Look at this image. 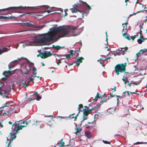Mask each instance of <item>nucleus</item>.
Returning a JSON list of instances; mask_svg holds the SVG:
<instances>
[{"label": "nucleus", "mask_w": 147, "mask_h": 147, "mask_svg": "<svg viewBox=\"0 0 147 147\" xmlns=\"http://www.w3.org/2000/svg\"><path fill=\"white\" fill-rule=\"evenodd\" d=\"M92 110H93V108H92V109H90V110L89 111V112H90H90H91V111H92Z\"/></svg>", "instance_id": "nucleus-61"}, {"label": "nucleus", "mask_w": 147, "mask_h": 147, "mask_svg": "<svg viewBox=\"0 0 147 147\" xmlns=\"http://www.w3.org/2000/svg\"><path fill=\"white\" fill-rule=\"evenodd\" d=\"M126 63L125 65L123 64H118L115 67V72L117 75L119 74V72L122 73L126 70Z\"/></svg>", "instance_id": "nucleus-4"}, {"label": "nucleus", "mask_w": 147, "mask_h": 147, "mask_svg": "<svg viewBox=\"0 0 147 147\" xmlns=\"http://www.w3.org/2000/svg\"><path fill=\"white\" fill-rule=\"evenodd\" d=\"M143 24V23L142 24V25H140V30H141V29H142V28L143 27L142 26V24Z\"/></svg>", "instance_id": "nucleus-53"}, {"label": "nucleus", "mask_w": 147, "mask_h": 147, "mask_svg": "<svg viewBox=\"0 0 147 147\" xmlns=\"http://www.w3.org/2000/svg\"><path fill=\"white\" fill-rule=\"evenodd\" d=\"M127 22H125L124 23L122 24V26H123V29H122L123 36L126 35L127 32L128 31L127 29Z\"/></svg>", "instance_id": "nucleus-10"}, {"label": "nucleus", "mask_w": 147, "mask_h": 147, "mask_svg": "<svg viewBox=\"0 0 147 147\" xmlns=\"http://www.w3.org/2000/svg\"><path fill=\"white\" fill-rule=\"evenodd\" d=\"M100 103V102L99 103H98L96 105V107H97V108H98V109L100 105H101V104L100 103Z\"/></svg>", "instance_id": "nucleus-46"}, {"label": "nucleus", "mask_w": 147, "mask_h": 147, "mask_svg": "<svg viewBox=\"0 0 147 147\" xmlns=\"http://www.w3.org/2000/svg\"><path fill=\"white\" fill-rule=\"evenodd\" d=\"M26 7H23L22 6H20L18 7H10L8 8L4 9H0V11H8L10 10H13V9H24Z\"/></svg>", "instance_id": "nucleus-8"}, {"label": "nucleus", "mask_w": 147, "mask_h": 147, "mask_svg": "<svg viewBox=\"0 0 147 147\" xmlns=\"http://www.w3.org/2000/svg\"><path fill=\"white\" fill-rule=\"evenodd\" d=\"M14 108V107L13 106H12L11 107H10L9 109V111H6V112H4L3 113V114H7V115H8L10 112V111H12Z\"/></svg>", "instance_id": "nucleus-17"}, {"label": "nucleus", "mask_w": 147, "mask_h": 147, "mask_svg": "<svg viewBox=\"0 0 147 147\" xmlns=\"http://www.w3.org/2000/svg\"><path fill=\"white\" fill-rule=\"evenodd\" d=\"M145 17L146 18V19L144 20V22L146 23L147 21V16H146Z\"/></svg>", "instance_id": "nucleus-59"}, {"label": "nucleus", "mask_w": 147, "mask_h": 147, "mask_svg": "<svg viewBox=\"0 0 147 147\" xmlns=\"http://www.w3.org/2000/svg\"><path fill=\"white\" fill-rule=\"evenodd\" d=\"M79 3H77L75 4L74 5L76 7H78L79 6H80V5H81L82 4H85L87 7H88V8L89 9H92L90 7V6L88 5L87 4L86 2H84L82 1L81 0H80L79 1Z\"/></svg>", "instance_id": "nucleus-12"}, {"label": "nucleus", "mask_w": 147, "mask_h": 147, "mask_svg": "<svg viewBox=\"0 0 147 147\" xmlns=\"http://www.w3.org/2000/svg\"><path fill=\"white\" fill-rule=\"evenodd\" d=\"M6 18H8V17L6 16H0V19H5Z\"/></svg>", "instance_id": "nucleus-40"}, {"label": "nucleus", "mask_w": 147, "mask_h": 147, "mask_svg": "<svg viewBox=\"0 0 147 147\" xmlns=\"http://www.w3.org/2000/svg\"><path fill=\"white\" fill-rule=\"evenodd\" d=\"M126 35H124V36H123L125 38H126L128 40H130V38H129V36H126Z\"/></svg>", "instance_id": "nucleus-42"}, {"label": "nucleus", "mask_w": 147, "mask_h": 147, "mask_svg": "<svg viewBox=\"0 0 147 147\" xmlns=\"http://www.w3.org/2000/svg\"><path fill=\"white\" fill-rule=\"evenodd\" d=\"M73 8H72L70 9V10H71V11L73 13H76L77 12V11H79L80 12L82 13V11H81L78 9H76L75 8V7L73 5Z\"/></svg>", "instance_id": "nucleus-16"}, {"label": "nucleus", "mask_w": 147, "mask_h": 147, "mask_svg": "<svg viewBox=\"0 0 147 147\" xmlns=\"http://www.w3.org/2000/svg\"><path fill=\"white\" fill-rule=\"evenodd\" d=\"M61 63V60L59 59H58V62L57 63L58 65H59V64L60 63Z\"/></svg>", "instance_id": "nucleus-48"}, {"label": "nucleus", "mask_w": 147, "mask_h": 147, "mask_svg": "<svg viewBox=\"0 0 147 147\" xmlns=\"http://www.w3.org/2000/svg\"><path fill=\"white\" fill-rule=\"evenodd\" d=\"M93 109L95 111H96L98 109L96 106L95 107H93Z\"/></svg>", "instance_id": "nucleus-49"}, {"label": "nucleus", "mask_w": 147, "mask_h": 147, "mask_svg": "<svg viewBox=\"0 0 147 147\" xmlns=\"http://www.w3.org/2000/svg\"><path fill=\"white\" fill-rule=\"evenodd\" d=\"M25 122L24 121H23L21 123H17L16 122L13 124L12 125V129L13 131H18V130L20 129H22V128L26 126V125H28V123L27 122H26V125H22V124H25Z\"/></svg>", "instance_id": "nucleus-3"}, {"label": "nucleus", "mask_w": 147, "mask_h": 147, "mask_svg": "<svg viewBox=\"0 0 147 147\" xmlns=\"http://www.w3.org/2000/svg\"><path fill=\"white\" fill-rule=\"evenodd\" d=\"M25 59H25L27 61V65L26 67L27 66V68H30V70L31 69V67L34 66V63L30 62L27 59L24 58Z\"/></svg>", "instance_id": "nucleus-14"}, {"label": "nucleus", "mask_w": 147, "mask_h": 147, "mask_svg": "<svg viewBox=\"0 0 147 147\" xmlns=\"http://www.w3.org/2000/svg\"><path fill=\"white\" fill-rule=\"evenodd\" d=\"M54 55H57V56H58V57L60 58L62 56H65L66 57V58L68 60H69L70 58V57L69 56V55H58L56 54H54Z\"/></svg>", "instance_id": "nucleus-18"}, {"label": "nucleus", "mask_w": 147, "mask_h": 147, "mask_svg": "<svg viewBox=\"0 0 147 147\" xmlns=\"http://www.w3.org/2000/svg\"><path fill=\"white\" fill-rule=\"evenodd\" d=\"M79 51H80V50H76V51H74V53H77V52H79Z\"/></svg>", "instance_id": "nucleus-54"}, {"label": "nucleus", "mask_w": 147, "mask_h": 147, "mask_svg": "<svg viewBox=\"0 0 147 147\" xmlns=\"http://www.w3.org/2000/svg\"><path fill=\"white\" fill-rule=\"evenodd\" d=\"M33 73L32 74L34 75H36L37 72L36 71V68L35 67H33L32 69Z\"/></svg>", "instance_id": "nucleus-25"}, {"label": "nucleus", "mask_w": 147, "mask_h": 147, "mask_svg": "<svg viewBox=\"0 0 147 147\" xmlns=\"http://www.w3.org/2000/svg\"><path fill=\"white\" fill-rule=\"evenodd\" d=\"M83 111L84 112H86L87 111L86 108H84L83 109Z\"/></svg>", "instance_id": "nucleus-55"}, {"label": "nucleus", "mask_w": 147, "mask_h": 147, "mask_svg": "<svg viewBox=\"0 0 147 147\" xmlns=\"http://www.w3.org/2000/svg\"><path fill=\"white\" fill-rule=\"evenodd\" d=\"M12 74V73L11 71H4L3 73V75H4V76L5 77H7L9 76V75Z\"/></svg>", "instance_id": "nucleus-15"}, {"label": "nucleus", "mask_w": 147, "mask_h": 147, "mask_svg": "<svg viewBox=\"0 0 147 147\" xmlns=\"http://www.w3.org/2000/svg\"><path fill=\"white\" fill-rule=\"evenodd\" d=\"M122 80L124 82V84H126L127 83L129 82V81L127 77H124L123 76L122 78Z\"/></svg>", "instance_id": "nucleus-21"}, {"label": "nucleus", "mask_w": 147, "mask_h": 147, "mask_svg": "<svg viewBox=\"0 0 147 147\" xmlns=\"http://www.w3.org/2000/svg\"><path fill=\"white\" fill-rule=\"evenodd\" d=\"M37 77L36 75H34V76H33V74L32 75L31 77L29 78V79L30 80V81H31L34 83V77Z\"/></svg>", "instance_id": "nucleus-23"}, {"label": "nucleus", "mask_w": 147, "mask_h": 147, "mask_svg": "<svg viewBox=\"0 0 147 147\" xmlns=\"http://www.w3.org/2000/svg\"><path fill=\"white\" fill-rule=\"evenodd\" d=\"M110 57L105 58V59H103L105 61H107L108 59H110Z\"/></svg>", "instance_id": "nucleus-50"}, {"label": "nucleus", "mask_w": 147, "mask_h": 147, "mask_svg": "<svg viewBox=\"0 0 147 147\" xmlns=\"http://www.w3.org/2000/svg\"><path fill=\"white\" fill-rule=\"evenodd\" d=\"M25 69L26 70V71L25 73V74H28L30 70V68H27V66L25 67Z\"/></svg>", "instance_id": "nucleus-26"}, {"label": "nucleus", "mask_w": 147, "mask_h": 147, "mask_svg": "<svg viewBox=\"0 0 147 147\" xmlns=\"http://www.w3.org/2000/svg\"><path fill=\"white\" fill-rule=\"evenodd\" d=\"M31 81H30V80L28 81V82L27 83V84H26L25 83V84H26V86H25V88H26L27 87L28 85L29 84V83Z\"/></svg>", "instance_id": "nucleus-45"}, {"label": "nucleus", "mask_w": 147, "mask_h": 147, "mask_svg": "<svg viewBox=\"0 0 147 147\" xmlns=\"http://www.w3.org/2000/svg\"><path fill=\"white\" fill-rule=\"evenodd\" d=\"M12 132L10 133V135L8 136V137H9L10 138V140L9 142L8 143V144L7 146H9V147H11V145H10L11 144V142L13 140L15 139L16 137V136H13L15 134H17L19 132V131H13V129H12Z\"/></svg>", "instance_id": "nucleus-6"}, {"label": "nucleus", "mask_w": 147, "mask_h": 147, "mask_svg": "<svg viewBox=\"0 0 147 147\" xmlns=\"http://www.w3.org/2000/svg\"><path fill=\"white\" fill-rule=\"evenodd\" d=\"M76 60L75 62L81 63L82 62V60L84 59V58L82 57H77Z\"/></svg>", "instance_id": "nucleus-22"}, {"label": "nucleus", "mask_w": 147, "mask_h": 147, "mask_svg": "<svg viewBox=\"0 0 147 147\" xmlns=\"http://www.w3.org/2000/svg\"><path fill=\"white\" fill-rule=\"evenodd\" d=\"M75 130H76V131L75 132V134H77V133H79L81 131L82 129L81 128H80L79 127H77V126H76V127L75 128Z\"/></svg>", "instance_id": "nucleus-24"}, {"label": "nucleus", "mask_w": 147, "mask_h": 147, "mask_svg": "<svg viewBox=\"0 0 147 147\" xmlns=\"http://www.w3.org/2000/svg\"><path fill=\"white\" fill-rule=\"evenodd\" d=\"M146 142H137L136 143H134V144H146Z\"/></svg>", "instance_id": "nucleus-29"}, {"label": "nucleus", "mask_w": 147, "mask_h": 147, "mask_svg": "<svg viewBox=\"0 0 147 147\" xmlns=\"http://www.w3.org/2000/svg\"><path fill=\"white\" fill-rule=\"evenodd\" d=\"M122 48V49H123V50H125V49H126L127 48V50L128 49V48L127 47H125V48Z\"/></svg>", "instance_id": "nucleus-56"}, {"label": "nucleus", "mask_w": 147, "mask_h": 147, "mask_svg": "<svg viewBox=\"0 0 147 147\" xmlns=\"http://www.w3.org/2000/svg\"><path fill=\"white\" fill-rule=\"evenodd\" d=\"M141 38H142V40H143V42L144 41V40H145V39H146V38H145L144 39L143 37V36L142 37H141Z\"/></svg>", "instance_id": "nucleus-57"}, {"label": "nucleus", "mask_w": 147, "mask_h": 147, "mask_svg": "<svg viewBox=\"0 0 147 147\" xmlns=\"http://www.w3.org/2000/svg\"><path fill=\"white\" fill-rule=\"evenodd\" d=\"M126 92L127 93V94L128 96H129V92L127 91H125L123 93V95H122V96L125 97V96L126 95L124 94H126Z\"/></svg>", "instance_id": "nucleus-30"}, {"label": "nucleus", "mask_w": 147, "mask_h": 147, "mask_svg": "<svg viewBox=\"0 0 147 147\" xmlns=\"http://www.w3.org/2000/svg\"><path fill=\"white\" fill-rule=\"evenodd\" d=\"M8 104V103H5V104H4L3 106L1 107V108H3L4 107H8V105H7Z\"/></svg>", "instance_id": "nucleus-39"}, {"label": "nucleus", "mask_w": 147, "mask_h": 147, "mask_svg": "<svg viewBox=\"0 0 147 147\" xmlns=\"http://www.w3.org/2000/svg\"><path fill=\"white\" fill-rule=\"evenodd\" d=\"M107 99H104L102 100L100 102V103L104 102L107 101Z\"/></svg>", "instance_id": "nucleus-41"}, {"label": "nucleus", "mask_w": 147, "mask_h": 147, "mask_svg": "<svg viewBox=\"0 0 147 147\" xmlns=\"http://www.w3.org/2000/svg\"><path fill=\"white\" fill-rule=\"evenodd\" d=\"M126 49H125V50H123V49H122V48H119V49H118L116 50V53L118 54L119 55H120L121 54H123L124 53V51L127 50V48Z\"/></svg>", "instance_id": "nucleus-13"}, {"label": "nucleus", "mask_w": 147, "mask_h": 147, "mask_svg": "<svg viewBox=\"0 0 147 147\" xmlns=\"http://www.w3.org/2000/svg\"><path fill=\"white\" fill-rule=\"evenodd\" d=\"M30 31L29 30H27L26 31H25L24 32H26L25 33V34H29V32Z\"/></svg>", "instance_id": "nucleus-43"}, {"label": "nucleus", "mask_w": 147, "mask_h": 147, "mask_svg": "<svg viewBox=\"0 0 147 147\" xmlns=\"http://www.w3.org/2000/svg\"><path fill=\"white\" fill-rule=\"evenodd\" d=\"M89 113L90 112L88 111H86L84 112V114L85 115L87 116Z\"/></svg>", "instance_id": "nucleus-35"}, {"label": "nucleus", "mask_w": 147, "mask_h": 147, "mask_svg": "<svg viewBox=\"0 0 147 147\" xmlns=\"http://www.w3.org/2000/svg\"><path fill=\"white\" fill-rule=\"evenodd\" d=\"M87 116L85 115H84L83 116V119L81 121V122H82L84 120L87 119Z\"/></svg>", "instance_id": "nucleus-33"}, {"label": "nucleus", "mask_w": 147, "mask_h": 147, "mask_svg": "<svg viewBox=\"0 0 147 147\" xmlns=\"http://www.w3.org/2000/svg\"><path fill=\"white\" fill-rule=\"evenodd\" d=\"M141 82V81L139 80L137 82H133V84L137 85H138V84H139Z\"/></svg>", "instance_id": "nucleus-32"}, {"label": "nucleus", "mask_w": 147, "mask_h": 147, "mask_svg": "<svg viewBox=\"0 0 147 147\" xmlns=\"http://www.w3.org/2000/svg\"><path fill=\"white\" fill-rule=\"evenodd\" d=\"M47 12L48 13H49L50 12V11L49 10H47V11H44V12Z\"/></svg>", "instance_id": "nucleus-58"}, {"label": "nucleus", "mask_w": 147, "mask_h": 147, "mask_svg": "<svg viewBox=\"0 0 147 147\" xmlns=\"http://www.w3.org/2000/svg\"><path fill=\"white\" fill-rule=\"evenodd\" d=\"M8 50L7 48H4L2 49H0V55L3 52H7Z\"/></svg>", "instance_id": "nucleus-19"}, {"label": "nucleus", "mask_w": 147, "mask_h": 147, "mask_svg": "<svg viewBox=\"0 0 147 147\" xmlns=\"http://www.w3.org/2000/svg\"><path fill=\"white\" fill-rule=\"evenodd\" d=\"M51 55L52 54L50 51H45L44 53L41 54L40 56L42 58L45 59Z\"/></svg>", "instance_id": "nucleus-9"}, {"label": "nucleus", "mask_w": 147, "mask_h": 147, "mask_svg": "<svg viewBox=\"0 0 147 147\" xmlns=\"http://www.w3.org/2000/svg\"><path fill=\"white\" fill-rule=\"evenodd\" d=\"M1 86L0 87V94L3 98H8L7 95L9 94L11 89H12L13 86H7L3 90L1 89Z\"/></svg>", "instance_id": "nucleus-2"}, {"label": "nucleus", "mask_w": 147, "mask_h": 147, "mask_svg": "<svg viewBox=\"0 0 147 147\" xmlns=\"http://www.w3.org/2000/svg\"><path fill=\"white\" fill-rule=\"evenodd\" d=\"M74 63H76V64L77 65V66L78 67L79 65H80V62H75V61H74Z\"/></svg>", "instance_id": "nucleus-51"}, {"label": "nucleus", "mask_w": 147, "mask_h": 147, "mask_svg": "<svg viewBox=\"0 0 147 147\" xmlns=\"http://www.w3.org/2000/svg\"><path fill=\"white\" fill-rule=\"evenodd\" d=\"M85 134L86 136L89 139L91 138V135L90 132L85 131Z\"/></svg>", "instance_id": "nucleus-20"}, {"label": "nucleus", "mask_w": 147, "mask_h": 147, "mask_svg": "<svg viewBox=\"0 0 147 147\" xmlns=\"http://www.w3.org/2000/svg\"><path fill=\"white\" fill-rule=\"evenodd\" d=\"M142 53H143V55H147V49H144L140 50L139 52L136 53V55L137 57H139L140 54Z\"/></svg>", "instance_id": "nucleus-11"}, {"label": "nucleus", "mask_w": 147, "mask_h": 147, "mask_svg": "<svg viewBox=\"0 0 147 147\" xmlns=\"http://www.w3.org/2000/svg\"><path fill=\"white\" fill-rule=\"evenodd\" d=\"M133 84V81H131V83H129V82L127 83V85H128L129 87H131L132 84Z\"/></svg>", "instance_id": "nucleus-44"}, {"label": "nucleus", "mask_w": 147, "mask_h": 147, "mask_svg": "<svg viewBox=\"0 0 147 147\" xmlns=\"http://www.w3.org/2000/svg\"><path fill=\"white\" fill-rule=\"evenodd\" d=\"M142 31H141V30H140V32H139V33L141 35L142 34Z\"/></svg>", "instance_id": "nucleus-64"}, {"label": "nucleus", "mask_w": 147, "mask_h": 147, "mask_svg": "<svg viewBox=\"0 0 147 147\" xmlns=\"http://www.w3.org/2000/svg\"><path fill=\"white\" fill-rule=\"evenodd\" d=\"M45 6V8L47 9L48 8V7H49L47 5H42V6Z\"/></svg>", "instance_id": "nucleus-62"}, {"label": "nucleus", "mask_w": 147, "mask_h": 147, "mask_svg": "<svg viewBox=\"0 0 147 147\" xmlns=\"http://www.w3.org/2000/svg\"><path fill=\"white\" fill-rule=\"evenodd\" d=\"M98 115H96V114L94 115V121H95L97 120V119H98Z\"/></svg>", "instance_id": "nucleus-31"}, {"label": "nucleus", "mask_w": 147, "mask_h": 147, "mask_svg": "<svg viewBox=\"0 0 147 147\" xmlns=\"http://www.w3.org/2000/svg\"><path fill=\"white\" fill-rule=\"evenodd\" d=\"M36 100H40L41 98V97L40 96H39L38 95H37L36 96Z\"/></svg>", "instance_id": "nucleus-34"}, {"label": "nucleus", "mask_w": 147, "mask_h": 147, "mask_svg": "<svg viewBox=\"0 0 147 147\" xmlns=\"http://www.w3.org/2000/svg\"><path fill=\"white\" fill-rule=\"evenodd\" d=\"M76 29V28H73L69 26L57 28L53 27L50 28V31L42 37L34 38L31 41L26 40L23 42L21 41L20 43H23L22 46L24 48L26 46L38 45L40 43L56 41L59 39V38L57 37L59 34H60V37L75 36L79 35L81 31L76 34H71Z\"/></svg>", "instance_id": "nucleus-1"}, {"label": "nucleus", "mask_w": 147, "mask_h": 147, "mask_svg": "<svg viewBox=\"0 0 147 147\" xmlns=\"http://www.w3.org/2000/svg\"><path fill=\"white\" fill-rule=\"evenodd\" d=\"M137 36V35H135L134 36H132L131 37V38L133 40H134V39L135 38L136 36Z\"/></svg>", "instance_id": "nucleus-47"}, {"label": "nucleus", "mask_w": 147, "mask_h": 147, "mask_svg": "<svg viewBox=\"0 0 147 147\" xmlns=\"http://www.w3.org/2000/svg\"><path fill=\"white\" fill-rule=\"evenodd\" d=\"M97 61H98V62H100V63L101 64H102V63L101 61H100V60H98Z\"/></svg>", "instance_id": "nucleus-60"}, {"label": "nucleus", "mask_w": 147, "mask_h": 147, "mask_svg": "<svg viewBox=\"0 0 147 147\" xmlns=\"http://www.w3.org/2000/svg\"><path fill=\"white\" fill-rule=\"evenodd\" d=\"M22 25L23 26H28L29 27H34L35 28H39L38 29L39 30L41 29L45 26V25H43L40 26H36L35 25V24L33 22L30 23L28 22L24 23L22 24Z\"/></svg>", "instance_id": "nucleus-5"}, {"label": "nucleus", "mask_w": 147, "mask_h": 147, "mask_svg": "<svg viewBox=\"0 0 147 147\" xmlns=\"http://www.w3.org/2000/svg\"><path fill=\"white\" fill-rule=\"evenodd\" d=\"M86 109L87 111H89L90 109L88 107H87V108H86Z\"/></svg>", "instance_id": "nucleus-63"}, {"label": "nucleus", "mask_w": 147, "mask_h": 147, "mask_svg": "<svg viewBox=\"0 0 147 147\" xmlns=\"http://www.w3.org/2000/svg\"><path fill=\"white\" fill-rule=\"evenodd\" d=\"M22 59L25 58L24 57H21L20 58H18L17 60H15L10 63L8 65L9 69L10 70L11 68L14 67L18 64V62Z\"/></svg>", "instance_id": "nucleus-7"}, {"label": "nucleus", "mask_w": 147, "mask_h": 147, "mask_svg": "<svg viewBox=\"0 0 147 147\" xmlns=\"http://www.w3.org/2000/svg\"><path fill=\"white\" fill-rule=\"evenodd\" d=\"M79 107H80V108H82L83 107V105L82 104H80L79 105Z\"/></svg>", "instance_id": "nucleus-52"}, {"label": "nucleus", "mask_w": 147, "mask_h": 147, "mask_svg": "<svg viewBox=\"0 0 147 147\" xmlns=\"http://www.w3.org/2000/svg\"><path fill=\"white\" fill-rule=\"evenodd\" d=\"M102 142L104 143H105V144H110V142H108L107 141H105V140H103Z\"/></svg>", "instance_id": "nucleus-38"}, {"label": "nucleus", "mask_w": 147, "mask_h": 147, "mask_svg": "<svg viewBox=\"0 0 147 147\" xmlns=\"http://www.w3.org/2000/svg\"><path fill=\"white\" fill-rule=\"evenodd\" d=\"M143 42V40L142 39L139 38L137 40V42L140 44H141Z\"/></svg>", "instance_id": "nucleus-28"}, {"label": "nucleus", "mask_w": 147, "mask_h": 147, "mask_svg": "<svg viewBox=\"0 0 147 147\" xmlns=\"http://www.w3.org/2000/svg\"><path fill=\"white\" fill-rule=\"evenodd\" d=\"M61 146L60 147H61L62 146H63L64 145V143L63 142V139H61Z\"/></svg>", "instance_id": "nucleus-37"}, {"label": "nucleus", "mask_w": 147, "mask_h": 147, "mask_svg": "<svg viewBox=\"0 0 147 147\" xmlns=\"http://www.w3.org/2000/svg\"><path fill=\"white\" fill-rule=\"evenodd\" d=\"M73 52L74 51L72 50H71L69 52V54H67V55H72L73 54Z\"/></svg>", "instance_id": "nucleus-36"}, {"label": "nucleus", "mask_w": 147, "mask_h": 147, "mask_svg": "<svg viewBox=\"0 0 147 147\" xmlns=\"http://www.w3.org/2000/svg\"><path fill=\"white\" fill-rule=\"evenodd\" d=\"M53 47L57 50L60 49L61 48V47L57 45L53 46Z\"/></svg>", "instance_id": "nucleus-27"}]
</instances>
